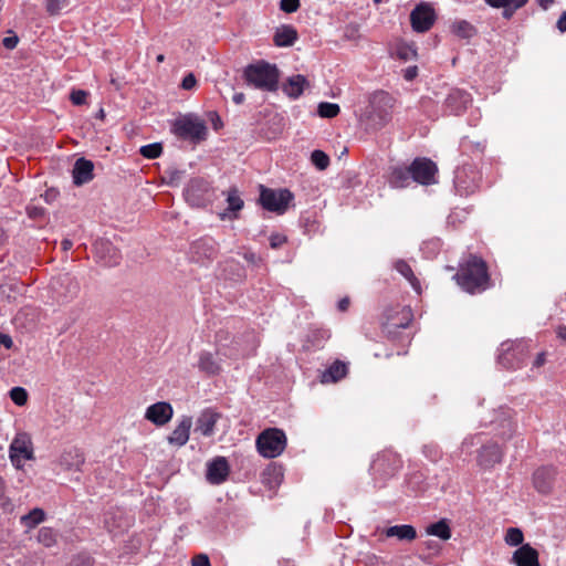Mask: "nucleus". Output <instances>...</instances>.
I'll return each mask as SVG.
<instances>
[{
  "instance_id": "obj_60",
  "label": "nucleus",
  "mask_w": 566,
  "mask_h": 566,
  "mask_svg": "<svg viewBox=\"0 0 566 566\" xmlns=\"http://www.w3.org/2000/svg\"><path fill=\"white\" fill-rule=\"evenodd\" d=\"M62 245H63V249H64V250H69V249H71V248H72V242H71L70 240H64V241L62 242Z\"/></svg>"
},
{
  "instance_id": "obj_63",
  "label": "nucleus",
  "mask_w": 566,
  "mask_h": 566,
  "mask_svg": "<svg viewBox=\"0 0 566 566\" xmlns=\"http://www.w3.org/2000/svg\"><path fill=\"white\" fill-rule=\"evenodd\" d=\"M279 7H280L281 10H283V0L279 1Z\"/></svg>"
},
{
  "instance_id": "obj_10",
  "label": "nucleus",
  "mask_w": 566,
  "mask_h": 566,
  "mask_svg": "<svg viewBox=\"0 0 566 566\" xmlns=\"http://www.w3.org/2000/svg\"><path fill=\"white\" fill-rule=\"evenodd\" d=\"M174 416V409L169 402L158 401L147 407L145 419L157 427L167 424Z\"/></svg>"
},
{
  "instance_id": "obj_24",
  "label": "nucleus",
  "mask_w": 566,
  "mask_h": 566,
  "mask_svg": "<svg viewBox=\"0 0 566 566\" xmlns=\"http://www.w3.org/2000/svg\"><path fill=\"white\" fill-rule=\"evenodd\" d=\"M486 2L495 8H503V15L511 18L515 10L523 7L527 0H486Z\"/></svg>"
},
{
  "instance_id": "obj_16",
  "label": "nucleus",
  "mask_w": 566,
  "mask_h": 566,
  "mask_svg": "<svg viewBox=\"0 0 566 566\" xmlns=\"http://www.w3.org/2000/svg\"><path fill=\"white\" fill-rule=\"evenodd\" d=\"M192 426V419L189 416H184L177 423L176 428L172 430L171 434L168 437V441L170 444L182 447L185 446L190 436V429Z\"/></svg>"
},
{
  "instance_id": "obj_39",
  "label": "nucleus",
  "mask_w": 566,
  "mask_h": 566,
  "mask_svg": "<svg viewBox=\"0 0 566 566\" xmlns=\"http://www.w3.org/2000/svg\"><path fill=\"white\" fill-rule=\"evenodd\" d=\"M11 400L18 406H24L28 401V392L22 387H14L10 390Z\"/></svg>"
},
{
  "instance_id": "obj_64",
  "label": "nucleus",
  "mask_w": 566,
  "mask_h": 566,
  "mask_svg": "<svg viewBox=\"0 0 566 566\" xmlns=\"http://www.w3.org/2000/svg\"><path fill=\"white\" fill-rule=\"evenodd\" d=\"M432 545H433V542H431V541L427 543V546H428L429 548H431V547H432Z\"/></svg>"
},
{
  "instance_id": "obj_12",
  "label": "nucleus",
  "mask_w": 566,
  "mask_h": 566,
  "mask_svg": "<svg viewBox=\"0 0 566 566\" xmlns=\"http://www.w3.org/2000/svg\"><path fill=\"white\" fill-rule=\"evenodd\" d=\"M94 253L98 261L107 266L117 264L120 259L118 250L104 239H99L94 243Z\"/></svg>"
},
{
  "instance_id": "obj_17",
  "label": "nucleus",
  "mask_w": 566,
  "mask_h": 566,
  "mask_svg": "<svg viewBox=\"0 0 566 566\" xmlns=\"http://www.w3.org/2000/svg\"><path fill=\"white\" fill-rule=\"evenodd\" d=\"M555 470L549 467L537 469L533 474V485L539 493H548L554 483Z\"/></svg>"
},
{
  "instance_id": "obj_8",
  "label": "nucleus",
  "mask_w": 566,
  "mask_h": 566,
  "mask_svg": "<svg viewBox=\"0 0 566 566\" xmlns=\"http://www.w3.org/2000/svg\"><path fill=\"white\" fill-rule=\"evenodd\" d=\"M185 198L192 207H203L211 200L210 187L203 179H193L185 190Z\"/></svg>"
},
{
  "instance_id": "obj_51",
  "label": "nucleus",
  "mask_w": 566,
  "mask_h": 566,
  "mask_svg": "<svg viewBox=\"0 0 566 566\" xmlns=\"http://www.w3.org/2000/svg\"><path fill=\"white\" fill-rule=\"evenodd\" d=\"M545 363V353H539L536 357V359L534 360V366L535 367H541L542 365H544Z\"/></svg>"
},
{
  "instance_id": "obj_55",
  "label": "nucleus",
  "mask_w": 566,
  "mask_h": 566,
  "mask_svg": "<svg viewBox=\"0 0 566 566\" xmlns=\"http://www.w3.org/2000/svg\"><path fill=\"white\" fill-rule=\"evenodd\" d=\"M274 41L277 46H283V34L280 32H276V34L274 36Z\"/></svg>"
},
{
  "instance_id": "obj_32",
  "label": "nucleus",
  "mask_w": 566,
  "mask_h": 566,
  "mask_svg": "<svg viewBox=\"0 0 566 566\" xmlns=\"http://www.w3.org/2000/svg\"><path fill=\"white\" fill-rule=\"evenodd\" d=\"M339 106L334 103L322 102L318 104V115L324 118H333L339 114Z\"/></svg>"
},
{
  "instance_id": "obj_31",
  "label": "nucleus",
  "mask_w": 566,
  "mask_h": 566,
  "mask_svg": "<svg viewBox=\"0 0 566 566\" xmlns=\"http://www.w3.org/2000/svg\"><path fill=\"white\" fill-rule=\"evenodd\" d=\"M504 541L510 546H522L524 541L523 532L517 527H510L506 531Z\"/></svg>"
},
{
  "instance_id": "obj_48",
  "label": "nucleus",
  "mask_w": 566,
  "mask_h": 566,
  "mask_svg": "<svg viewBox=\"0 0 566 566\" xmlns=\"http://www.w3.org/2000/svg\"><path fill=\"white\" fill-rule=\"evenodd\" d=\"M417 72H418L417 66H410V67H408V69L406 70V72H405V78H406L407 81H411V80H413V78L417 76Z\"/></svg>"
},
{
  "instance_id": "obj_19",
  "label": "nucleus",
  "mask_w": 566,
  "mask_h": 566,
  "mask_svg": "<svg viewBox=\"0 0 566 566\" xmlns=\"http://www.w3.org/2000/svg\"><path fill=\"white\" fill-rule=\"evenodd\" d=\"M94 165L91 160L80 158L73 167V180L77 186L84 185L93 179Z\"/></svg>"
},
{
  "instance_id": "obj_42",
  "label": "nucleus",
  "mask_w": 566,
  "mask_h": 566,
  "mask_svg": "<svg viewBox=\"0 0 566 566\" xmlns=\"http://www.w3.org/2000/svg\"><path fill=\"white\" fill-rule=\"evenodd\" d=\"M298 39L296 29L293 25H285V48L292 46Z\"/></svg>"
},
{
  "instance_id": "obj_40",
  "label": "nucleus",
  "mask_w": 566,
  "mask_h": 566,
  "mask_svg": "<svg viewBox=\"0 0 566 566\" xmlns=\"http://www.w3.org/2000/svg\"><path fill=\"white\" fill-rule=\"evenodd\" d=\"M396 53H397V56L403 61H410V60L416 59V56H417L416 49L413 46L407 45V44L399 45L397 48Z\"/></svg>"
},
{
  "instance_id": "obj_37",
  "label": "nucleus",
  "mask_w": 566,
  "mask_h": 566,
  "mask_svg": "<svg viewBox=\"0 0 566 566\" xmlns=\"http://www.w3.org/2000/svg\"><path fill=\"white\" fill-rule=\"evenodd\" d=\"M69 7L67 0H46L45 8L50 14H60Z\"/></svg>"
},
{
  "instance_id": "obj_22",
  "label": "nucleus",
  "mask_w": 566,
  "mask_h": 566,
  "mask_svg": "<svg viewBox=\"0 0 566 566\" xmlns=\"http://www.w3.org/2000/svg\"><path fill=\"white\" fill-rule=\"evenodd\" d=\"M412 179L410 167H394L389 176V184L394 188H405L410 185Z\"/></svg>"
},
{
  "instance_id": "obj_47",
  "label": "nucleus",
  "mask_w": 566,
  "mask_h": 566,
  "mask_svg": "<svg viewBox=\"0 0 566 566\" xmlns=\"http://www.w3.org/2000/svg\"><path fill=\"white\" fill-rule=\"evenodd\" d=\"M13 345L12 338L6 334L0 333V347L11 348Z\"/></svg>"
},
{
  "instance_id": "obj_45",
  "label": "nucleus",
  "mask_w": 566,
  "mask_h": 566,
  "mask_svg": "<svg viewBox=\"0 0 566 566\" xmlns=\"http://www.w3.org/2000/svg\"><path fill=\"white\" fill-rule=\"evenodd\" d=\"M192 566H210L209 558L206 555H197L192 558Z\"/></svg>"
},
{
  "instance_id": "obj_62",
  "label": "nucleus",
  "mask_w": 566,
  "mask_h": 566,
  "mask_svg": "<svg viewBox=\"0 0 566 566\" xmlns=\"http://www.w3.org/2000/svg\"><path fill=\"white\" fill-rule=\"evenodd\" d=\"M98 116H99L101 118H103V117H104V111H103V109H101V111H99Z\"/></svg>"
},
{
  "instance_id": "obj_36",
  "label": "nucleus",
  "mask_w": 566,
  "mask_h": 566,
  "mask_svg": "<svg viewBox=\"0 0 566 566\" xmlns=\"http://www.w3.org/2000/svg\"><path fill=\"white\" fill-rule=\"evenodd\" d=\"M452 29L461 38H471L474 34V28L467 21L455 22Z\"/></svg>"
},
{
  "instance_id": "obj_27",
  "label": "nucleus",
  "mask_w": 566,
  "mask_h": 566,
  "mask_svg": "<svg viewBox=\"0 0 566 566\" xmlns=\"http://www.w3.org/2000/svg\"><path fill=\"white\" fill-rule=\"evenodd\" d=\"M426 532L428 535L437 536L443 541H448L451 537V530L446 520L429 525Z\"/></svg>"
},
{
  "instance_id": "obj_52",
  "label": "nucleus",
  "mask_w": 566,
  "mask_h": 566,
  "mask_svg": "<svg viewBox=\"0 0 566 566\" xmlns=\"http://www.w3.org/2000/svg\"><path fill=\"white\" fill-rule=\"evenodd\" d=\"M282 243V238L280 235H274L271 238V245L272 248H277Z\"/></svg>"
},
{
  "instance_id": "obj_11",
  "label": "nucleus",
  "mask_w": 566,
  "mask_h": 566,
  "mask_svg": "<svg viewBox=\"0 0 566 566\" xmlns=\"http://www.w3.org/2000/svg\"><path fill=\"white\" fill-rule=\"evenodd\" d=\"M410 21L417 32L428 31L434 21L433 9L428 4L416 7L410 14Z\"/></svg>"
},
{
  "instance_id": "obj_59",
  "label": "nucleus",
  "mask_w": 566,
  "mask_h": 566,
  "mask_svg": "<svg viewBox=\"0 0 566 566\" xmlns=\"http://www.w3.org/2000/svg\"><path fill=\"white\" fill-rule=\"evenodd\" d=\"M212 116L214 117V119H213V127H214V129H218L219 125L221 124L220 117L217 116L216 114H212Z\"/></svg>"
},
{
  "instance_id": "obj_56",
  "label": "nucleus",
  "mask_w": 566,
  "mask_h": 566,
  "mask_svg": "<svg viewBox=\"0 0 566 566\" xmlns=\"http://www.w3.org/2000/svg\"><path fill=\"white\" fill-rule=\"evenodd\" d=\"M243 101H244L243 93H237V94L233 95V102L235 104H241Z\"/></svg>"
},
{
  "instance_id": "obj_4",
  "label": "nucleus",
  "mask_w": 566,
  "mask_h": 566,
  "mask_svg": "<svg viewBox=\"0 0 566 566\" xmlns=\"http://www.w3.org/2000/svg\"><path fill=\"white\" fill-rule=\"evenodd\" d=\"M172 133L181 139L199 143L207 138L208 128L202 118L190 113L175 120Z\"/></svg>"
},
{
  "instance_id": "obj_23",
  "label": "nucleus",
  "mask_w": 566,
  "mask_h": 566,
  "mask_svg": "<svg viewBox=\"0 0 566 566\" xmlns=\"http://www.w3.org/2000/svg\"><path fill=\"white\" fill-rule=\"evenodd\" d=\"M388 537H398L399 539L412 541L417 536L416 528L411 525H395L386 530Z\"/></svg>"
},
{
  "instance_id": "obj_3",
  "label": "nucleus",
  "mask_w": 566,
  "mask_h": 566,
  "mask_svg": "<svg viewBox=\"0 0 566 566\" xmlns=\"http://www.w3.org/2000/svg\"><path fill=\"white\" fill-rule=\"evenodd\" d=\"M458 284L469 293L483 291L488 286L486 265L476 256H471L465 264L461 265V270L454 275Z\"/></svg>"
},
{
  "instance_id": "obj_43",
  "label": "nucleus",
  "mask_w": 566,
  "mask_h": 566,
  "mask_svg": "<svg viewBox=\"0 0 566 566\" xmlns=\"http://www.w3.org/2000/svg\"><path fill=\"white\" fill-rule=\"evenodd\" d=\"M197 84V80L192 73L187 74L181 83L184 90H192Z\"/></svg>"
},
{
  "instance_id": "obj_13",
  "label": "nucleus",
  "mask_w": 566,
  "mask_h": 566,
  "mask_svg": "<svg viewBox=\"0 0 566 566\" xmlns=\"http://www.w3.org/2000/svg\"><path fill=\"white\" fill-rule=\"evenodd\" d=\"M84 462V453L74 447L65 449L57 459V465L64 471H80Z\"/></svg>"
},
{
  "instance_id": "obj_2",
  "label": "nucleus",
  "mask_w": 566,
  "mask_h": 566,
  "mask_svg": "<svg viewBox=\"0 0 566 566\" xmlns=\"http://www.w3.org/2000/svg\"><path fill=\"white\" fill-rule=\"evenodd\" d=\"M244 78L258 90L274 92L279 87L280 70L275 64L260 60L244 69Z\"/></svg>"
},
{
  "instance_id": "obj_26",
  "label": "nucleus",
  "mask_w": 566,
  "mask_h": 566,
  "mask_svg": "<svg viewBox=\"0 0 566 566\" xmlns=\"http://www.w3.org/2000/svg\"><path fill=\"white\" fill-rule=\"evenodd\" d=\"M347 373V366L342 361H335L322 376L323 382H336Z\"/></svg>"
},
{
  "instance_id": "obj_35",
  "label": "nucleus",
  "mask_w": 566,
  "mask_h": 566,
  "mask_svg": "<svg viewBox=\"0 0 566 566\" xmlns=\"http://www.w3.org/2000/svg\"><path fill=\"white\" fill-rule=\"evenodd\" d=\"M140 154L148 159L158 158L163 153V147L159 143H154L140 147Z\"/></svg>"
},
{
  "instance_id": "obj_1",
  "label": "nucleus",
  "mask_w": 566,
  "mask_h": 566,
  "mask_svg": "<svg viewBox=\"0 0 566 566\" xmlns=\"http://www.w3.org/2000/svg\"><path fill=\"white\" fill-rule=\"evenodd\" d=\"M392 98L384 92L374 93L368 106L359 115V122L366 129L376 130L384 127L390 120Z\"/></svg>"
},
{
  "instance_id": "obj_38",
  "label": "nucleus",
  "mask_w": 566,
  "mask_h": 566,
  "mask_svg": "<svg viewBox=\"0 0 566 566\" xmlns=\"http://www.w3.org/2000/svg\"><path fill=\"white\" fill-rule=\"evenodd\" d=\"M312 163L319 169L324 170L329 165L328 156L322 150H314L311 156Z\"/></svg>"
},
{
  "instance_id": "obj_21",
  "label": "nucleus",
  "mask_w": 566,
  "mask_h": 566,
  "mask_svg": "<svg viewBox=\"0 0 566 566\" xmlns=\"http://www.w3.org/2000/svg\"><path fill=\"white\" fill-rule=\"evenodd\" d=\"M502 452L497 444H489L482 448L479 454V464L485 469L492 468L501 461Z\"/></svg>"
},
{
  "instance_id": "obj_29",
  "label": "nucleus",
  "mask_w": 566,
  "mask_h": 566,
  "mask_svg": "<svg viewBox=\"0 0 566 566\" xmlns=\"http://www.w3.org/2000/svg\"><path fill=\"white\" fill-rule=\"evenodd\" d=\"M395 269L403 276L406 277L410 284L412 285V287L416 290V291H419L420 289V285H419V281L416 279V276L413 275L412 273V270L411 268L409 266L408 263H406L405 261L402 260H399L395 263Z\"/></svg>"
},
{
  "instance_id": "obj_25",
  "label": "nucleus",
  "mask_w": 566,
  "mask_h": 566,
  "mask_svg": "<svg viewBox=\"0 0 566 566\" xmlns=\"http://www.w3.org/2000/svg\"><path fill=\"white\" fill-rule=\"evenodd\" d=\"M447 102L449 107L452 108V111L459 113L462 109H464L468 106V104L471 103V98L469 94L458 90L449 95Z\"/></svg>"
},
{
  "instance_id": "obj_49",
  "label": "nucleus",
  "mask_w": 566,
  "mask_h": 566,
  "mask_svg": "<svg viewBox=\"0 0 566 566\" xmlns=\"http://www.w3.org/2000/svg\"><path fill=\"white\" fill-rule=\"evenodd\" d=\"M557 28L560 32L566 31V11L559 17L557 21Z\"/></svg>"
},
{
  "instance_id": "obj_6",
  "label": "nucleus",
  "mask_w": 566,
  "mask_h": 566,
  "mask_svg": "<svg viewBox=\"0 0 566 566\" xmlns=\"http://www.w3.org/2000/svg\"><path fill=\"white\" fill-rule=\"evenodd\" d=\"M258 452L268 459L276 458L283 452V431L276 428L263 430L255 440Z\"/></svg>"
},
{
  "instance_id": "obj_44",
  "label": "nucleus",
  "mask_w": 566,
  "mask_h": 566,
  "mask_svg": "<svg viewBox=\"0 0 566 566\" xmlns=\"http://www.w3.org/2000/svg\"><path fill=\"white\" fill-rule=\"evenodd\" d=\"M19 42V39L17 35H10V36H6L3 40H2V44L6 49H9V50H12L17 46Z\"/></svg>"
},
{
  "instance_id": "obj_34",
  "label": "nucleus",
  "mask_w": 566,
  "mask_h": 566,
  "mask_svg": "<svg viewBox=\"0 0 566 566\" xmlns=\"http://www.w3.org/2000/svg\"><path fill=\"white\" fill-rule=\"evenodd\" d=\"M38 541L44 546L50 547L56 541V533L50 527H42L39 531Z\"/></svg>"
},
{
  "instance_id": "obj_53",
  "label": "nucleus",
  "mask_w": 566,
  "mask_h": 566,
  "mask_svg": "<svg viewBox=\"0 0 566 566\" xmlns=\"http://www.w3.org/2000/svg\"><path fill=\"white\" fill-rule=\"evenodd\" d=\"M294 196L291 191L285 189V210L289 208L291 201L293 200Z\"/></svg>"
},
{
  "instance_id": "obj_58",
  "label": "nucleus",
  "mask_w": 566,
  "mask_h": 566,
  "mask_svg": "<svg viewBox=\"0 0 566 566\" xmlns=\"http://www.w3.org/2000/svg\"><path fill=\"white\" fill-rule=\"evenodd\" d=\"M553 2L554 0H538V4L545 10L548 9Z\"/></svg>"
},
{
  "instance_id": "obj_57",
  "label": "nucleus",
  "mask_w": 566,
  "mask_h": 566,
  "mask_svg": "<svg viewBox=\"0 0 566 566\" xmlns=\"http://www.w3.org/2000/svg\"><path fill=\"white\" fill-rule=\"evenodd\" d=\"M557 335L559 338L566 340V327L565 326L558 327Z\"/></svg>"
},
{
  "instance_id": "obj_20",
  "label": "nucleus",
  "mask_w": 566,
  "mask_h": 566,
  "mask_svg": "<svg viewBox=\"0 0 566 566\" xmlns=\"http://www.w3.org/2000/svg\"><path fill=\"white\" fill-rule=\"evenodd\" d=\"M308 87L310 83L304 75L297 74L285 80V95L290 98H298Z\"/></svg>"
},
{
  "instance_id": "obj_46",
  "label": "nucleus",
  "mask_w": 566,
  "mask_h": 566,
  "mask_svg": "<svg viewBox=\"0 0 566 566\" xmlns=\"http://www.w3.org/2000/svg\"><path fill=\"white\" fill-rule=\"evenodd\" d=\"M300 8V0H285V13H292Z\"/></svg>"
},
{
  "instance_id": "obj_7",
  "label": "nucleus",
  "mask_w": 566,
  "mask_h": 566,
  "mask_svg": "<svg viewBox=\"0 0 566 566\" xmlns=\"http://www.w3.org/2000/svg\"><path fill=\"white\" fill-rule=\"evenodd\" d=\"M412 180L421 185L436 184V174L438 168L436 164L428 158H416L410 165Z\"/></svg>"
},
{
  "instance_id": "obj_9",
  "label": "nucleus",
  "mask_w": 566,
  "mask_h": 566,
  "mask_svg": "<svg viewBox=\"0 0 566 566\" xmlns=\"http://www.w3.org/2000/svg\"><path fill=\"white\" fill-rule=\"evenodd\" d=\"M222 420L224 419L220 412L214 409L207 408L198 416L195 430L203 437H212L218 429V424Z\"/></svg>"
},
{
  "instance_id": "obj_54",
  "label": "nucleus",
  "mask_w": 566,
  "mask_h": 566,
  "mask_svg": "<svg viewBox=\"0 0 566 566\" xmlns=\"http://www.w3.org/2000/svg\"><path fill=\"white\" fill-rule=\"evenodd\" d=\"M348 305H349V300L348 298H343L338 302V308L340 311H346L348 308Z\"/></svg>"
},
{
  "instance_id": "obj_50",
  "label": "nucleus",
  "mask_w": 566,
  "mask_h": 566,
  "mask_svg": "<svg viewBox=\"0 0 566 566\" xmlns=\"http://www.w3.org/2000/svg\"><path fill=\"white\" fill-rule=\"evenodd\" d=\"M6 501V486L4 481L0 476V504H2Z\"/></svg>"
},
{
  "instance_id": "obj_61",
  "label": "nucleus",
  "mask_w": 566,
  "mask_h": 566,
  "mask_svg": "<svg viewBox=\"0 0 566 566\" xmlns=\"http://www.w3.org/2000/svg\"><path fill=\"white\" fill-rule=\"evenodd\" d=\"M164 59H165V57H164V55H163V54H159V55L157 56V61H158V62H163V61H164Z\"/></svg>"
},
{
  "instance_id": "obj_14",
  "label": "nucleus",
  "mask_w": 566,
  "mask_h": 566,
  "mask_svg": "<svg viewBox=\"0 0 566 566\" xmlns=\"http://www.w3.org/2000/svg\"><path fill=\"white\" fill-rule=\"evenodd\" d=\"M230 467L224 457H217L207 464V480L211 484H221L229 475Z\"/></svg>"
},
{
  "instance_id": "obj_33",
  "label": "nucleus",
  "mask_w": 566,
  "mask_h": 566,
  "mask_svg": "<svg viewBox=\"0 0 566 566\" xmlns=\"http://www.w3.org/2000/svg\"><path fill=\"white\" fill-rule=\"evenodd\" d=\"M227 202L228 209L233 212L241 210L243 207V200L235 188L228 191Z\"/></svg>"
},
{
  "instance_id": "obj_18",
  "label": "nucleus",
  "mask_w": 566,
  "mask_h": 566,
  "mask_svg": "<svg viewBox=\"0 0 566 566\" xmlns=\"http://www.w3.org/2000/svg\"><path fill=\"white\" fill-rule=\"evenodd\" d=\"M260 201L264 209L280 212L283 207V190H272L263 186L260 187Z\"/></svg>"
},
{
  "instance_id": "obj_15",
  "label": "nucleus",
  "mask_w": 566,
  "mask_h": 566,
  "mask_svg": "<svg viewBox=\"0 0 566 566\" xmlns=\"http://www.w3.org/2000/svg\"><path fill=\"white\" fill-rule=\"evenodd\" d=\"M511 563L515 566H541L538 552L530 544L520 546L513 553Z\"/></svg>"
},
{
  "instance_id": "obj_28",
  "label": "nucleus",
  "mask_w": 566,
  "mask_h": 566,
  "mask_svg": "<svg viewBox=\"0 0 566 566\" xmlns=\"http://www.w3.org/2000/svg\"><path fill=\"white\" fill-rule=\"evenodd\" d=\"M45 513L41 509H34L29 514L21 517V523L27 528L31 530L44 521Z\"/></svg>"
},
{
  "instance_id": "obj_5",
  "label": "nucleus",
  "mask_w": 566,
  "mask_h": 566,
  "mask_svg": "<svg viewBox=\"0 0 566 566\" xmlns=\"http://www.w3.org/2000/svg\"><path fill=\"white\" fill-rule=\"evenodd\" d=\"M9 459L17 470H22L27 461L34 460V447L28 432H17L9 446Z\"/></svg>"
},
{
  "instance_id": "obj_30",
  "label": "nucleus",
  "mask_w": 566,
  "mask_h": 566,
  "mask_svg": "<svg viewBox=\"0 0 566 566\" xmlns=\"http://www.w3.org/2000/svg\"><path fill=\"white\" fill-rule=\"evenodd\" d=\"M199 367L208 374H217L220 369L218 363L209 353L201 354L199 359Z\"/></svg>"
},
{
  "instance_id": "obj_41",
  "label": "nucleus",
  "mask_w": 566,
  "mask_h": 566,
  "mask_svg": "<svg viewBox=\"0 0 566 566\" xmlns=\"http://www.w3.org/2000/svg\"><path fill=\"white\" fill-rule=\"evenodd\" d=\"M87 96L88 93L86 91L74 90L72 91L70 98L74 105H83L86 103Z\"/></svg>"
}]
</instances>
